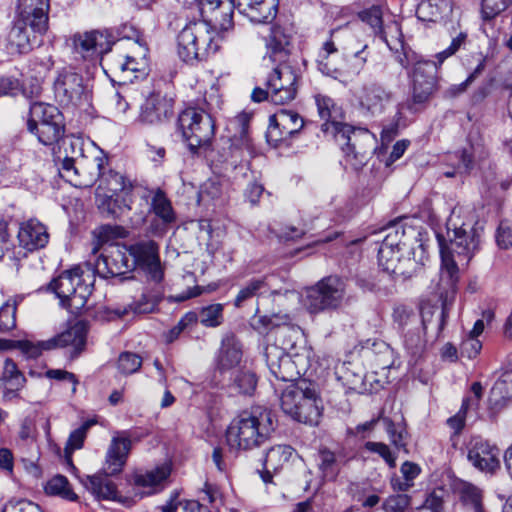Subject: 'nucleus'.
I'll return each mask as SVG.
<instances>
[{
  "label": "nucleus",
  "mask_w": 512,
  "mask_h": 512,
  "mask_svg": "<svg viewBox=\"0 0 512 512\" xmlns=\"http://www.w3.org/2000/svg\"><path fill=\"white\" fill-rule=\"evenodd\" d=\"M142 365V358L131 352H123L117 361V369L123 375L136 373Z\"/></svg>",
  "instance_id": "obj_55"
},
{
  "label": "nucleus",
  "mask_w": 512,
  "mask_h": 512,
  "mask_svg": "<svg viewBox=\"0 0 512 512\" xmlns=\"http://www.w3.org/2000/svg\"><path fill=\"white\" fill-rule=\"evenodd\" d=\"M233 6L251 22H271L277 14L276 0H232Z\"/></svg>",
  "instance_id": "obj_27"
},
{
  "label": "nucleus",
  "mask_w": 512,
  "mask_h": 512,
  "mask_svg": "<svg viewBox=\"0 0 512 512\" xmlns=\"http://www.w3.org/2000/svg\"><path fill=\"white\" fill-rule=\"evenodd\" d=\"M45 492L49 495L60 496L69 501H76L78 496L73 492L68 479L62 475L52 477L45 485Z\"/></svg>",
  "instance_id": "obj_46"
},
{
  "label": "nucleus",
  "mask_w": 512,
  "mask_h": 512,
  "mask_svg": "<svg viewBox=\"0 0 512 512\" xmlns=\"http://www.w3.org/2000/svg\"><path fill=\"white\" fill-rule=\"evenodd\" d=\"M294 449L289 445H276L271 447L264 458V469L261 477L265 483L271 482V472H277L289 462L294 454Z\"/></svg>",
  "instance_id": "obj_37"
},
{
  "label": "nucleus",
  "mask_w": 512,
  "mask_h": 512,
  "mask_svg": "<svg viewBox=\"0 0 512 512\" xmlns=\"http://www.w3.org/2000/svg\"><path fill=\"white\" fill-rule=\"evenodd\" d=\"M87 328L84 323L77 322L60 335L40 342L41 352L56 347H72L75 354H79L85 347Z\"/></svg>",
  "instance_id": "obj_30"
},
{
  "label": "nucleus",
  "mask_w": 512,
  "mask_h": 512,
  "mask_svg": "<svg viewBox=\"0 0 512 512\" xmlns=\"http://www.w3.org/2000/svg\"><path fill=\"white\" fill-rule=\"evenodd\" d=\"M16 303L7 301L0 308V332L5 333L16 326Z\"/></svg>",
  "instance_id": "obj_60"
},
{
  "label": "nucleus",
  "mask_w": 512,
  "mask_h": 512,
  "mask_svg": "<svg viewBox=\"0 0 512 512\" xmlns=\"http://www.w3.org/2000/svg\"><path fill=\"white\" fill-rule=\"evenodd\" d=\"M127 246L110 245L94 264L95 272L103 277L124 275L133 270Z\"/></svg>",
  "instance_id": "obj_19"
},
{
  "label": "nucleus",
  "mask_w": 512,
  "mask_h": 512,
  "mask_svg": "<svg viewBox=\"0 0 512 512\" xmlns=\"http://www.w3.org/2000/svg\"><path fill=\"white\" fill-rule=\"evenodd\" d=\"M477 225L471 210L454 208L446 223L448 243L442 235H437L442 261L438 284L442 316L456 291L458 266L467 265L479 249L482 228Z\"/></svg>",
  "instance_id": "obj_1"
},
{
  "label": "nucleus",
  "mask_w": 512,
  "mask_h": 512,
  "mask_svg": "<svg viewBox=\"0 0 512 512\" xmlns=\"http://www.w3.org/2000/svg\"><path fill=\"white\" fill-rule=\"evenodd\" d=\"M345 295L346 287L343 280L329 276L305 288L301 294V301L309 313L318 314L341 307Z\"/></svg>",
  "instance_id": "obj_9"
},
{
  "label": "nucleus",
  "mask_w": 512,
  "mask_h": 512,
  "mask_svg": "<svg viewBox=\"0 0 512 512\" xmlns=\"http://www.w3.org/2000/svg\"><path fill=\"white\" fill-rule=\"evenodd\" d=\"M0 349H18L27 358H36L41 354L40 342L34 343L29 340L0 339Z\"/></svg>",
  "instance_id": "obj_49"
},
{
  "label": "nucleus",
  "mask_w": 512,
  "mask_h": 512,
  "mask_svg": "<svg viewBox=\"0 0 512 512\" xmlns=\"http://www.w3.org/2000/svg\"><path fill=\"white\" fill-rule=\"evenodd\" d=\"M92 424L93 422L87 421L71 432L65 447V454L68 458L71 457L75 450L82 448L87 432Z\"/></svg>",
  "instance_id": "obj_54"
},
{
  "label": "nucleus",
  "mask_w": 512,
  "mask_h": 512,
  "mask_svg": "<svg viewBox=\"0 0 512 512\" xmlns=\"http://www.w3.org/2000/svg\"><path fill=\"white\" fill-rule=\"evenodd\" d=\"M410 505V497L406 494L391 495L382 504L384 512H405Z\"/></svg>",
  "instance_id": "obj_62"
},
{
  "label": "nucleus",
  "mask_w": 512,
  "mask_h": 512,
  "mask_svg": "<svg viewBox=\"0 0 512 512\" xmlns=\"http://www.w3.org/2000/svg\"><path fill=\"white\" fill-rule=\"evenodd\" d=\"M287 340L283 341V346L279 347L275 344H269L265 348V358L270 372L283 381H293L296 376L300 375V370L294 371L295 366L305 368L303 355L297 351V341L291 342L293 338H297L302 342L300 333L297 330H289Z\"/></svg>",
  "instance_id": "obj_8"
},
{
  "label": "nucleus",
  "mask_w": 512,
  "mask_h": 512,
  "mask_svg": "<svg viewBox=\"0 0 512 512\" xmlns=\"http://www.w3.org/2000/svg\"><path fill=\"white\" fill-rule=\"evenodd\" d=\"M162 512H209L208 509L202 506L198 501L186 500L179 501L178 494L175 493L171 498L161 506Z\"/></svg>",
  "instance_id": "obj_50"
},
{
  "label": "nucleus",
  "mask_w": 512,
  "mask_h": 512,
  "mask_svg": "<svg viewBox=\"0 0 512 512\" xmlns=\"http://www.w3.org/2000/svg\"><path fill=\"white\" fill-rule=\"evenodd\" d=\"M55 100L62 106H78L88 98L83 77L72 69L58 71L53 82Z\"/></svg>",
  "instance_id": "obj_14"
},
{
  "label": "nucleus",
  "mask_w": 512,
  "mask_h": 512,
  "mask_svg": "<svg viewBox=\"0 0 512 512\" xmlns=\"http://www.w3.org/2000/svg\"><path fill=\"white\" fill-rule=\"evenodd\" d=\"M315 102L319 116L325 121L322 131L333 135L341 145L346 163L353 169L364 166L376 147L374 134L366 128H356L338 121L341 111L332 98L319 94L315 96Z\"/></svg>",
  "instance_id": "obj_2"
},
{
  "label": "nucleus",
  "mask_w": 512,
  "mask_h": 512,
  "mask_svg": "<svg viewBox=\"0 0 512 512\" xmlns=\"http://www.w3.org/2000/svg\"><path fill=\"white\" fill-rule=\"evenodd\" d=\"M403 345L408 354L415 356L424 347V339L419 329L409 331L404 335Z\"/></svg>",
  "instance_id": "obj_63"
},
{
  "label": "nucleus",
  "mask_w": 512,
  "mask_h": 512,
  "mask_svg": "<svg viewBox=\"0 0 512 512\" xmlns=\"http://www.w3.org/2000/svg\"><path fill=\"white\" fill-rule=\"evenodd\" d=\"M170 474V464L164 463L144 473L135 474L133 481L135 486L149 489L148 493H156L166 486Z\"/></svg>",
  "instance_id": "obj_34"
},
{
  "label": "nucleus",
  "mask_w": 512,
  "mask_h": 512,
  "mask_svg": "<svg viewBox=\"0 0 512 512\" xmlns=\"http://www.w3.org/2000/svg\"><path fill=\"white\" fill-rule=\"evenodd\" d=\"M151 209L164 224H171L176 220L170 200L163 191L156 190L151 201Z\"/></svg>",
  "instance_id": "obj_43"
},
{
  "label": "nucleus",
  "mask_w": 512,
  "mask_h": 512,
  "mask_svg": "<svg viewBox=\"0 0 512 512\" xmlns=\"http://www.w3.org/2000/svg\"><path fill=\"white\" fill-rule=\"evenodd\" d=\"M132 449V439L127 430L114 431L107 447L101 472L80 478L83 486L97 499L114 500L117 489L108 476L120 474Z\"/></svg>",
  "instance_id": "obj_4"
},
{
  "label": "nucleus",
  "mask_w": 512,
  "mask_h": 512,
  "mask_svg": "<svg viewBox=\"0 0 512 512\" xmlns=\"http://www.w3.org/2000/svg\"><path fill=\"white\" fill-rule=\"evenodd\" d=\"M54 66V61L51 55L35 56L29 63L28 74L32 79L30 87L25 84L23 93L27 97L33 98L40 94L42 89V82Z\"/></svg>",
  "instance_id": "obj_33"
},
{
  "label": "nucleus",
  "mask_w": 512,
  "mask_h": 512,
  "mask_svg": "<svg viewBox=\"0 0 512 512\" xmlns=\"http://www.w3.org/2000/svg\"><path fill=\"white\" fill-rule=\"evenodd\" d=\"M24 382L25 378L18 370L17 365L11 359H6L0 378V388L6 395H14L23 387Z\"/></svg>",
  "instance_id": "obj_41"
},
{
  "label": "nucleus",
  "mask_w": 512,
  "mask_h": 512,
  "mask_svg": "<svg viewBox=\"0 0 512 512\" xmlns=\"http://www.w3.org/2000/svg\"><path fill=\"white\" fill-rule=\"evenodd\" d=\"M83 139L80 136L68 135L62 138L60 144V154L63 156L61 171L64 177L75 186H90V181L78 180L79 169L84 162Z\"/></svg>",
  "instance_id": "obj_15"
},
{
  "label": "nucleus",
  "mask_w": 512,
  "mask_h": 512,
  "mask_svg": "<svg viewBox=\"0 0 512 512\" xmlns=\"http://www.w3.org/2000/svg\"><path fill=\"white\" fill-rule=\"evenodd\" d=\"M160 297L157 293H143L140 298L129 305V310L135 314H147L154 311Z\"/></svg>",
  "instance_id": "obj_56"
},
{
  "label": "nucleus",
  "mask_w": 512,
  "mask_h": 512,
  "mask_svg": "<svg viewBox=\"0 0 512 512\" xmlns=\"http://www.w3.org/2000/svg\"><path fill=\"white\" fill-rule=\"evenodd\" d=\"M334 47L341 50L344 56L360 58L367 61L368 53L366 52L368 44L360 40L347 28L335 29L331 32L330 40Z\"/></svg>",
  "instance_id": "obj_31"
},
{
  "label": "nucleus",
  "mask_w": 512,
  "mask_h": 512,
  "mask_svg": "<svg viewBox=\"0 0 512 512\" xmlns=\"http://www.w3.org/2000/svg\"><path fill=\"white\" fill-rule=\"evenodd\" d=\"M290 35L284 28L273 26L266 40V55L272 62H284L288 55Z\"/></svg>",
  "instance_id": "obj_36"
},
{
  "label": "nucleus",
  "mask_w": 512,
  "mask_h": 512,
  "mask_svg": "<svg viewBox=\"0 0 512 512\" xmlns=\"http://www.w3.org/2000/svg\"><path fill=\"white\" fill-rule=\"evenodd\" d=\"M297 79L298 77L291 66L279 62L266 81L270 101L276 105L291 102L297 93Z\"/></svg>",
  "instance_id": "obj_16"
},
{
  "label": "nucleus",
  "mask_w": 512,
  "mask_h": 512,
  "mask_svg": "<svg viewBox=\"0 0 512 512\" xmlns=\"http://www.w3.org/2000/svg\"><path fill=\"white\" fill-rule=\"evenodd\" d=\"M171 112L170 102L160 94H151L140 107L136 123L156 125L161 123Z\"/></svg>",
  "instance_id": "obj_29"
},
{
  "label": "nucleus",
  "mask_w": 512,
  "mask_h": 512,
  "mask_svg": "<svg viewBox=\"0 0 512 512\" xmlns=\"http://www.w3.org/2000/svg\"><path fill=\"white\" fill-rule=\"evenodd\" d=\"M451 0H423L416 9L418 19L436 22L452 13Z\"/></svg>",
  "instance_id": "obj_39"
},
{
  "label": "nucleus",
  "mask_w": 512,
  "mask_h": 512,
  "mask_svg": "<svg viewBox=\"0 0 512 512\" xmlns=\"http://www.w3.org/2000/svg\"><path fill=\"white\" fill-rule=\"evenodd\" d=\"M242 345L234 334H226L216 358V370L221 375L228 374L230 378L238 370L242 361Z\"/></svg>",
  "instance_id": "obj_26"
},
{
  "label": "nucleus",
  "mask_w": 512,
  "mask_h": 512,
  "mask_svg": "<svg viewBox=\"0 0 512 512\" xmlns=\"http://www.w3.org/2000/svg\"><path fill=\"white\" fill-rule=\"evenodd\" d=\"M132 268L140 267L155 282L163 279L159 247L152 240H144L128 246Z\"/></svg>",
  "instance_id": "obj_17"
},
{
  "label": "nucleus",
  "mask_w": 512,
  "mask_h": 512,
  "mask_svg": "<svg viewBox=\"0 0 512 512\" xmlns=\"http://www.w3.org/2000/svg\"><path fill=\"white\" fill-rule=\"evenodd\" d=\"M221 40L219 32L208 21L190 22L177 36V54L183 62L193 64L215 53Z\"/></svg>",
  "instance_id": "obj_5"
},
{
  "label": "nucleus",
  "mask_w": 512,
  "mask_h": 512,
  "mask_svg": "<svg viewBox=\"0 0 512 512\" xmlns=\"http://www.w3.org/2000/svg\"><path fill=\"white\" fill-rule=\"evenodd\" d=\"M451 165L455 167L452 171L444 172L446 177H453L456 174L468 173L472 169V156L468 150L455 152L449 156Z\"/></svg>",
  "instance_id": "obj_53"
},
{
  "label": "nucleus",
  "mask_w": 512,
  "mask_h": 512,
  "mask_svg": "<svg viewBox=\"0 0 512 512\" xmlns=\"http://www.w3.org/2000/svg\"><path fill=\"white\" fill-rule=\"evenodd\" d=\"M49 234L46 227L36 219H30L20 225L18 241L27 251L43 248L48 243Z\"/></svg>",
  "instance_id": "obj_32"
},
{
  "label": "nucleus",
  "mask_w": 512,
  "mask_h": 512,
  "mask_svg": "<svg viewBox=\"0 0 512 512\" xmlns=\"http://www.w3.org/2000/svg\"><path fill=\"white\" fill-rule=\"evenodd\" d=\"M115 44L125 53L112 60V72L123 82L144 78L149 71L147 46L133 40L119 41Z\"/></svg>",
  "instance_id": "obj_11"
},
{
  "label": "nucleus",
  "mask_w": 512,
  "mask_h": 512,
  "mask_svg": "<svg viewBox=\"0 0 512 512\" xmlns=\"http://www.w3.org/2000/svg\"><path fill=\"white\" fill-rule=\"evenodd\" d=\"M282 411L300 423L317 425L322 414L321 400L304 379L287 385L280 396Z\"/></svg>",
  "instance_id": "obj_6"
},
{
  "label": "nucleus",
  "mask_w": 512,
  "mask_h": 512,
  "mask_svg": "<svg viewBox=\"0 0 512 512\" xmlns=\"http://www.w3.org/2000/svg\"><path fill=\"white\" fill-rule=\"evenodd\" d=\"M178 124L189 149L208 145L214 136V122L209 113L202 109L187 108L178 117Z\"/></svg>",
  "instance_id": "obj_13"
},
{
  "label": "nucleus",
  "mask_w": 512,
  "mask_h": 512,
  "mask_svg": "<svg viewBox=\"0 0 512 512\" xmlns=\"http://www.w3.org/2000/svg\"><path fill=\"white\" fill-rule=\"evenodd\" d=\"M437 65L432 61H418L413 68V103L426 102L436 89Z\"/></svg>",
  "instance_id": "obj_23"
},
{
  "label": "nucleus",
  "mask_w": 512,
  "mask_h": 512,
  "mask_svg": "<svg viewBox=\"0 0 512 512\" xmlns=\"http://www.w3.org/2000/svg\"><path fill=\"white\" fill-rule=\"evenodd\" d=\"M224 305L220 303L210 304L208 306L202 307L199 311V321L200 323L209 328H215L220 326L223 323Z\"/></svg>",
  "instance_id": "obj_51"
},
{
  "label": "nucleus",
  "mask_w": 512,
  "mask_h": 512,
  "mask_svg": "<svg viewBox=\"0 0 512 512\" xmlns=\"http://www.w3.org/2000/svg\"><path fill=\"white\" fill-rule=\"evenodd\" d=\"M455 493L465 512H485L482 490L465 481L455 485Z\"/></svg>",
  "instance_id": "obj_38"
},
{
  "label": "nucleus",
  "mask_w": 512,
  "mask_h": 512,
  "mask_svg": "<svg viewBox=\"0 0 512 512\" xmlns=\"http://www.w3.org/2000/svg\"><path fill=\"white\" fill-rule=\"evenodd\" d=\"M380 418H381L380 421L382 422V424L388 434L391 444L396 449L405 448L406 447L405 439H406L407 432H406L405 427L402 425V423H396L389 417L384 416L383 410L380 411Z\"/></svg>",
  "instance_id": "obj_45"
},
{
  "label": "nucleus",
  "mask_w": 512,
  "mask_h": 512,
  "mask_svg": "<svg viewBox=\"0 0 512 512\" xmlns=\"http://www.w3.org/2000/svg\"><path fill=\"white\" fill-rule=\"evenodd\" d=\"M64 127L63 116L56 106L43 102L31 104L27 128L39 142L44 145L58 142L64 134Z\"/></svg>",
  "instance_id": "obj_10"
},
{
  "label": "nucleus",
  "mask_w": 512,
  "mask_h": 512,
  "mask_svg": "<svg viewBox=\"0 0 512 512\" xmlns=\"http://www.w3.org/2000/svg\"><path fill=\"white\" fill-rule=\"evenodd\" d=\"M275 430L274 416L266 407L256 406L232 419L225 433L231 451H248L263 445Z\"/></svg>",
  "instance_id": "obj_3"
},
{
  "label": "nucleus",
  "mask_w": 512,
  "mask_h": 512,
  "mask_svg": "<svg viewBox=\"0 0 512 512\" xmlns=\"http://www.w3.org/2000/svg\"><path fill=\"white\" fill-rule=\"evenodd\" d=\"M467 458L481 472L493 474L500 468L499 448L480 438L470 441Z\"/></svg>",
  "instance_id": "obj_22"
},
{
  "label": "nucleus",
  "mask_w": 512,
  "mask_h": 512,
  "mask_svg": "<svg viewBox=\"0 0 512 512\" xmlns=\"http://www.w3.org/2000/svg\"><path fill=\"white\" fill-rule=\"evenodd\" d=\"M50 0H18L17 14L24 24L39 35L49 29Z\"/></svg>",
  "instance_id": "obj_21"
},
{
  "label": "nucleus",
  "mask_w": 512,
  "mask_h": 512,
  "mask_svg": "<svg viewBox=\"0 0 512 512\" xmlns=\"http://www.w3.org/2000/svg\"><path fill=\"white\" fill-rule=\"evenodd\" d=\"M232 5L230 1L223 0H199L201 14L213 23V28L227 31L232 27Z\"/></svg>",
  "instance_id": "obj_28"
},
{
  "label": "nucleus",
  "mask_w": 512,
  "mask_h": 512,
  "mask_svg": "<svg viewBox=\"0 0 512 512\" xmlns=\"http://www.w3.org/2000/svg\"><path fill=\"white\" fill-rule=\"evenodd\" d=\"M290 320L287 314L255 315L252 318L251 325L259 333H267L274 327L286 324Z\"/></svg>",
  "instance_id": "obj_47"
},
{
  "label": "nucleus",
  "mask_w": 512,
  "mask_h": 512,
  "mask_svg": "<svg viewBox=\"0 0 512 512\" xmlns=\"http://www.w3.org/2000/svg\"><path fill=\"white\" fill-rule=\"evenodd\" d=\"M270 288L269 278H258L250 280L244 287H242L234 301L236 307H240L246 300L254 296L265 293Z\"/></svg>",
  "instance_id": "obj_44"
},
{
  "label": "nucleus",
  "mask_w": 512,
  "mask_h": 512,
  "mask_svg": "<svg viewBox=\"0 0 512 512\" xmlns=\"http://www.w3.org/2000/svg\"><path fill=\"white\" fill-rule=\"evenodd\" d=\"M361 20L369 24L376 33L380 34L382 39L390 47L391 43L387 38V32L382 26V10L378 6H372L359 14Z\"/></svg>",
  "instance_id": "obj_52"
},
{
  "label": "nucleus",
  "mask_w": 512,
  "mask_h": 512,
  "mask_svg": "<svg viewBox=\"0 0 512 512\" xmlns=\"http://www.w3.org/2000/svg\"><path fill=\"white\" fill-rule=\"evenodd\" d=\"M366 60L344 56L338 53L333 42H325L319 53L318 69L322 74L341 83L352 81L365 67Z\"/></svg>",
  "instance_id": "obj_12"
},
{
  "label": "nucleus",
  "mask_w": 512,
  "mask_h": 512,
  "mask_svg": "<svg viewBox=\"0 0 512 512\" xmlns=\"http://www.w3.org/2000/svg\"><path fill=\"white\" fill-rule=\"evenodd\" d=\"M422 469L414 462L405 461L401 464L400 473L402 479L394 477L391 479V486L394 491L406 492L414 486V480L420 475Z\"/></svg>",
  "instance_id": "obj_42"
},
{
  "label": "nucleus",
  "mask_w": 512,
  "mask_h": 512,
  "mask_svg": "<svg viewBox=\"0 0 512 512\" xmlns=\"http://www.w3.org/2000/svg\"><path fill=\"white\" fill-rule=\"evenodd\" d=\"M360 108L371 116L382 114L391 103V93L376 83L363 84L355 93Z\"/></svg>",
  "instance_id": "obj_25"
},
{
  "label": "nucleus",
  "mask_w": 512,
  "mask_h": 512,
  "mask_svg": "<svg viewBox=\"0 0 512 512\" xmlns=\"http://www.w3.org/2000/svg\"><path fill=\"white\" fill-rule=\"evenodd\" d=\"M379 266L383 271L395 279H407L412 277L418 268L417 262L409 256L404 257L403 252L379 248Z\"/></svg>",
  "instance_id": "obj_24"
},
{
  "label": "nucleus",
  "mask_w": 512,
  "mask_h": 512,
  "mask_svg": "<svg viewBox=\"0 0 512 512\" xmlns=\"http://www.w3.org/2000/svg\"><path fill=\"white\" fill-rule=\"evenodd\" d=\"M107 190L111 193L106 195L107 212L113 216L117 215V211L112 207V203L117 202L120 194L127 196L132 190V184L120 173L110 171L105 177Z\"/></svg>",
  "instance_id": "obj_40"
},
{
  "label": "nucleus",
  "mask_w": 512,
  "mask_h": 512,
  "mask_svg": "<svg viewBox=\"0 0 512 512\" xmlns=\"http://www.w3.org/2000/svg\"><path fill=\"white\" fill-rule=\"evenodd\" d=\"M368 452L378 454L390 468L396 467L397 455L383 442L368 441L364 444Z\"/></svg>",
  "instance_id": "obj_57"
},
{
  "label": "nucleus",
  "mask_w": 512,
  "mask_h": 512,
  "mask_svg": "<svg viewBox=\"0 0 512 512\" xmlns=\"http://www.w3.org/2000/svg\"><path fill=\"white\" fill-rule=\"evenodd\" d=\"M93 281L89 270L85 273L79 267L65 271L49 284L60 300L61 306L77 312L82 309L92 293Z\"/></svg>",
  "instance_id": "obj_7"
},
{
  "label": "nucleus",
  "mask_w": 512,
  "mask_h": 512,
  "mask_svg": "<svg viewBox=\"0 0 512 512\" xmlns=\"http://www.w3.org/2000/svg\"><path fill=\"white\" fill-rule=\"evenodd\" d=\"M380 248H387L388 250H396L397 252L403 251L405 244L402 242L404 237V230L396 225L389 227Z\"/></svg>",
  "instance_id": "obj_61"
},
{
  "label": "nucleus",
  "mask_w": 512,
  "mask_h": 512,
  "mask_svg": "<svg viewBox=\"0 0 512 512\" xmlns=\"http://www.w3.org/2000/svg\"><path fill=\"white\" fill-rule=\"evenodd\" d=\"M506 0H482V17L491 20L508 7Z\"/></svg>",
  "instance_id": "obj_64"
},
{
  "label": "nucleus",
  "mask_w": 512,
  "mask_h": 512,
  "mask_svg": "<svg viewBox=\"0 0 512 512\" xmlns=\"http://www.w3.org/2000/svg\"><path fill=\"white\" fill-rule=\"evenodd\" d=\"M75 53L83 59H93L111 50L113 37L107 30H92L73 36Z\"/></svg>",
  "instance_id": "obj_20"
},
{
  "label": "nucleus",
  "mask_w": 512,
  "mask_h": 512,
  "mask_svg": "<svg viewBox=\"0 0 512 512\" xmlns=\"http://www.w3.org/2000/svg\"><path fill=\"white\" fill-rule=\"evenodd\" d=\"M28 24L20 19L12 26L4 39V47L10 55L27 53L32 48Z\"/></svg>",
  "instance_id": "obj_35"
},
{
  "label": "nucleus",
  "mask_w": 512,
  "mask_h": 512,
  "mask_svg": "<svg viewBox=\"0 0 512 512\" xmlns=\"http://www.w3.org/2000/svg\"><path fill=\"white\" fill-rule=\"evenodd\" d=\"M233 381L240 393L251 394L257 384L256 377L250 371L237 370L233 375Z\"/></svg>",
  "instance_id": "obj_59"
},
{
  "label": "nucleus",
  "mask_w": 512,
  "mask_h": 512,
  "mask_svg": "<svg viewBox=\"0 0 512 512\" xmlns=\"http://www.w3.org/2000/svg\"><path fill=\"white\" fill-rule=\"evenodd\" d=\"M318 467L323 478L329 481L335 480L340 471V465L335 453L327 449L319 452Z\"/></svg>",
  "instance_id": "obj_48"
},
{
  "label": "nucleus",
  "mask_w": 512,
  "mask_h": 512,
  "mask_svg": "<svg viewBox=\"0 0 512 512\" xmlns=\"http://www.w3.org/2000/svg\"><path fill=\"white\" fill-rule=\"evenodd\" d=\"M512 373L505 372L493 385L491 389V396L498 399H510L512 397Z\"/></svg>",
  "instance_id": "obj_58"
},
{
  "label": "nucleus",
  "mask_w": 512,
  "mask_h": 512,
  "mask_svg": "<svg viewBox=\"0 0 512 512\" xmlns=\"http://www.w3.org/2000/svg\"><path fill=\"white\" fill-rule=\"evenodd\" d=\"M304 125L303 119L292 110L281 109L270 116L266 132L268 143L274 147L298 133Z\"/></svg>",
  "instance_id": "obj_18"
}]
</instances>
